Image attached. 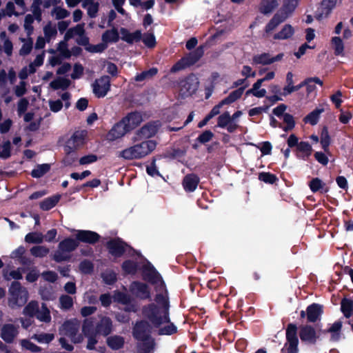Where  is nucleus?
<instances>
[{
  "label": "nucleus",
  "mask_w": 353,
  "mask_h": 353,
  "mask_svg": "<svg viewBox=\"0 0 353 353\" xmlns=\"http://www.w3.org/2000/svg\"><path fill=\"white\" fill-rule=\"evenodd\" d=\"M51 16L57 20H62L70 15V12L63 7L55 6L50 12Z\"/></svg>",
  "instance_id": "473e14b6"
},
{
  "label": "nucleus",
  "mask_w": 353,
  "mask_h": 353,
  "mask_svg": "<svg viewBox=\"0 0 353 353\" xmlns=\"http://www.w3.org/2000/svg\"><path fill=\"white\" fill-rule=\"evenodd\" d=\"M59 304L62 310H70L73 305V299L68 295H61L59 297Z\"/></svg>",
  "instance_id": "6e6d98bb"
},
{
  "label": "nucleus",
  "mask_w": 353,
  "mask_h": 353,
  "mask_svg": "<svg viewBox=\"0 0 353 353\" xmlns=\"http://www.w3.org/2000/svg\"><path fill=\"white\" fill-rule=\"evenodd\" d=\"M325 184L319 178L313 179L309 183L312 192H316L324 189Z\"/></svg>",
  "instance_id": "680f3d73"
},
{
  "label": "nucleus",
  "mask_w": 353,
  "mask_h": 353,
  "mask_svg": "<svg viewBox=\"0 0 353 353\" xmlns=\"http://www.w3.org/2000/svg\"><path fill=\"white\" fill-rule=\"evenodd\" d=\"M181 92L185 95L194 94L199 87V79L194 75H190L180 84Z\"/></svg>",
  "instance_id": "6e6552de"
},
{
  "label": "nucleus",
  "mask_w": 353,
  "mask_h": 353,
  "mask_svg": "<svg viewBox=\"0 0 353 353\" xmlns=\"http://www.w3.org/2000/svg\"><path fill=\"white\" fill-rule=\"evenodd\" d=\"M30 252L35 257L43 258L48 254L50 250L43 245H36L32 247Z\"/></svg>",
  "instance_id": "49530a36"
},
{
  "label": "nucleus",
  "mask_w": 353,
  "mask_h": 353,
  "mask_svg": "<svg viewBox=\"0 0 353 353\" xmlns=\"http://www.w3.org/2000/svg\"><path fill=\"white\" fill-rule=\"evenodd\" d=\"M34 22V17L31 14H27L24 20V29L27 32L28 36H30L33 31L32 23Z\"/></svg>",
  "instance_id": "e2e57ef3"
},
{
  "label": "nucleus",
  "mask_w": 353,
  "mask_h": 353,
  "mask_svg": "<svg viewBox=\"0 0 353 353\" xmlns=\"http://www.w3.org/2000/svg\"><path fill=\"white\" fill-rule=\"evenodd\" d=\"M159 306L150 304L143 310L147 321L154 328H158L159 334H172L177 331L176 327L169 322V304L167 297L159 294L155 299Z\"/></svg>",
  "instance_id": "f257e3e1"
},
{
  "label": "nucleus",
  "mask_w": 353,
  "mask_h": 353,
  "mask_svg": "<svg viewBox=\"0 0 353 353\" xmlns=\"http://www.w3.org/2000/svg\"><path fill=\"white\" fill-rule=\"evenodd\" d=\"M81 6L89 17H97L99 10V2L97 0H83Z\"/></svg>",
  "instance_id": "aec40b11"
},
{
  "label": "nucleus",
  "mask_w": 353,
  "mask_h": 353,
  "mask_svg": "<svg viewBox=\"0 0 353 353\" xmlns=\"http://www.w3.org/2000/svg\"><path fill=\"white\" fill-rule=\"evenodd\" d=\"M338 0H322L316 18L319 20L327 17L336 7Z\"/></svg>",
  "instance_id": "ddd939ff"
},
{
  "label": "nucleus",
  "mask_w": 353,
  "mask_h": 353,
  "mask_svg": "<svg viewBox=\"0 0 353 353\" xmlns=\"http://www.w3.org/2000/svg\"><path fill=\"white\" fill-rule=\"evenodd\" d=\"M68 41L69 40L65 39V36H64L63 40L60 41L57 45V50L63 58H70L71 57V52L68 47Z\"/></svg>",
  "instance_id": "09e8293b"
},
{
  "label": "nucleus",
  "mask_w": 353,
  "mask_h": 353,
  "mask_svg": "<svg viewBox=\"0 0 353 353\" xmlns=\"http://www.w3.org/2000/svg\"><path fill=\"white\" fill-rule=\"evenodd\" d=\"M341 310L344 316L349 319L353 314V301L344 298L341 302Z\"/></svg>",
  "instance_id": "c85d7f7f"
},
{
  "label": "nucleus",
  "mask_w": 353,
  "mask_h": 353,
  "mask_svg": "<svg viewBox=\"0 0 353 353\" xmlns=\"http://www.w3.org/2000/svg\"><path fill=\"white\" fill-rule=\"evenodd\" d=\"M119 34H121V39L128 43L139 41L141 39L142 36V34L139 30L130 33L128 30L123 28L120 29Z\"/></svg>",
  "instance_id": "5701e85b"
},
{
  "label": "nucleus",
  "mask_w": 353,
  "mask_h": 353,
  "mask_svg": "<svg viewBox=\"0 0 353 353\" xmlns=\"http://www.w3.org/2000/svg\"><path fill=\"white\" fill-rule=\"evenodd\" d=\"M128 132L129 130L126 128L125 124L121 120L120 122L115 124L109 131L107 134V139L113 141L116 139L121 138Z\"/></svg>",
  "instance_id": "f8f14e48"
},
{
  "label": "nucleus",
  "mask_w": 353,
  "mask_h": 353,
  "mask_svg": "<svg viewBox=\"0 0 353 353\" xmlns=\"http://www.w3.org/2000/svg\"><path fill=\"white\" fill-rule=\"evenodd\" d=\"M78 247L77 241L72 239H65L61 241L58 245V250L53 256V259L57 262L66 261L70 258V252Z\"/></svg>",
  "instance_id": "423d86ee"
},
{
  "label": "nucleus",
  "mask_w": 353,
  "mask_h": 353,
  "mask_svg": "<svg viewBox=\"0 0 353 353\" xmlns=\"http://www.w3.org/2000/svg\"><path fill=\"white\" fill-rule=\"evenodd\" d=\"M108 345L113 350L121 348L124 343L123 337L120 336H113L107 339Z\"/></svg>",
  "instance_id": "a18cd8bd"
},
{
  "label": "nucleus",
  "mask_w": 353,
  "mask_h": 353,
  "mask_svg": "<svg viewBox=\"0 0 353 353\" xmlns=\"http://www.w3.org/2000/svg\"><path fill=\"white\" fill-rule=\"evenodd\" d=\"M322 313V307L319 304H312L307 308V317L310 322H315Z\"/></svg>",
  "instance_id": "b1692460"
},
{
  "label": "nucleus",
  "mask_w": 353,
  "mask_h": 353,
  "mask_svg": "<svg viewBox=\"0 0 353 353\" xmlns=\"http://www.w3.org/2000/svg\"><path fill=\"white\" fill-rule=\"evenodd\" d=\"M20 40L23 43V44L19 50V54L21 56H26L29 54L32 50V39L28 36L27 38H21Z\"/></svg>",
  "instance_id": "2f4dec72"
},
{
  "label": "nucleus",
  "mask_w": 353,
  "mask_h": 353,
  "mask_svg": "<svg viewBox=\"0 0 353 353\" xmlns=\"http://www.w3.org/2000/svg\"><path fill=\"white\" fill-rule=\"evenodd\" d=\"M70 85V81L65 78L59 77L50 83V86L54 90H65Z\"/></svg>",
  "instance_id": "a19ab883"
},
{
  "label": "nucleus",
  "mask_w": 353,
  "mask_h": 353,
  "mask_svg": "<svg viewBox=\"0 0 353 353\" xmlns=\"http://www.w3.org/2000/svg\"><path fill=\"white\" fill-rule=\"evenodd\" d=\"M218 126L226 128L229 132H234L239 127L238 123H233L229 112H225L218 117Z\"/></svg>",
  "instance_id": "2eb2a0df"
},
{
  "label": "nucleus",
  "mask_w": 353,
  "mask_h": 353,
  "mask_svg": "<svg viewBox=\"0 0 353 353\" xmlns=\"http://www.w3.org/2000/svg\"><path fill=\"white\" fill-rule=\"evenodd\" d=\"M158 72V70L156 68H152L148 70H145L142 72L140 74H137L134 80L136 81H143L151 79L153 77H154Z\"/></svg>",
  "instance_id": "58836bf2"
},
{
  "label": "nucleus",
  "mask_w": 353,
  "mask_h": 353,
  "mask_svg": "<svg viewBox=\"0 0 353 353\" xmlns=\"http://www.w3.org/2000/svg\"><path fill=\"white\" fill-rule=\"evenodd\" d=\"M243 92V88H239L233 92H232L225 99L222 100L219 105L222 107L223 105L225 104H230L233 102H234L236 100L239 99Z\"/></svg>",
  "instance_id": "72a5a7b5"
},
{
  "label": "nucleus",
  "mask_w": 353,
  "mask_h": 353,
  "mask_svg": "<svg viewBox=\"0 0 353 353\" xmlns=\"http://www.w3.org/2000/svg\"><path fill=\"white\" fill-rule=\"evenodd\" d=\"M299 335L302 341L310 343H314L317 338L314 329L310 325L302 326L300 329Z\"/></svg>",
  "instance_id": "412c9836"
},
{
  "label": "nucleus",
  "mask_w": 353,
  "mask_h": 353,
  "mask_svg": "<svg viewBox=\"0 0 353 353\" xmlns=\"http://www.w3.org/2000/svg\"><path fill=\"white\" fill-rule=\"evenodd\" d=\"M119 39V34L117 28H113L105 31L101 36V40L107 46L109 43H116Z\"/></svg>",
  "instance_id": "393cba45"
},
{
  "label": "nucleus",
  "mask_w": 353,
  "mask_h": 353,
  "mask_svg": "<svg viewBox=\"0 0 353 353\" xmlns=\"http://www.w3.org/2000/svg\"><path fill=\"white\" fill-rule=\"evenodd\" d=\"M45 58V52L42 51L40 54H37L34 60L28 65L29 72H35L37 68L41 66L43 63Z\"/></svg>",
  "instance_id": "c03bdc74"
},
{
  "label": "nucleus",
  "mask_w": 353,
  "mask_h": 353,
  "mask_svg": "<svg viewBox=\"0 0 353 353\" xmlns=\"http://www.w3.org/2000/svg\"><path fill=\"white\" fill-rule=\"evenodd\" d=\"M259 179L266 183L272 184L276 181L277 178L275 175L269 172H263L260 174Z\"/></svg>",
  "instance_id": "338daca9"
},
{
  "label": "nucleus",
  "mask_w": 353,
  "mask_h": 353,
  "mask_svg": "<svg viewBox=\"0 0 353 353\" xmlns=\"http://www.w3.org/2000/svg\"><path fill=\"white\" fill-rule=\"evenodd\" d=\"M199 181V178L196 175L189 174L185 176L183 185L186 191L193 192L196 188Z\"/></svg>",
  "instance_id": "a878e982"
},
{
  "label": "nucleus",
  "mask_w": 353,
  "mask_h": 353,
  "mask_svg": "<svg viewBox=\"0 0 353 353\" xmlns=\"http://www.w3.org/2000/svg\"><path fill=\"white\" fill-rule=\"evenodd\" d=\"M36 317L41 322L50 323L51 321L50 312L46 304H41V308H39L36 314Z\"/></svg>",
  "instance_id": "c756f323"
},
{
  "label": "nucleus",
  "mask_w": 353,
  "mask_h": 353,
  "mask_svg": "<svg viewBox=\"0 0 353 353\" xmlns=\"http://www.w3.org/2000/svg\"><path fill=\"white\" fill-rule=\"evenodd\" d=\"M159 125L157 123H149L143 125L137 132L139 139H148L154 136L158 130Z\"/></svg>",
  "instance_id": "f3484780"
},
{
  "label": "nucleus",
  "mask_w": 353,
  "mask_h": 353,
  "mask_svg": "<svg viewBox=\"0 0 353 353\" xmlns=\"http://www.w3.org/2000/svg\"><path fill=\"white\" fill-rule=\"evenodd\" d=\"M132 293L141 299L150 298V292L147 285L139 282H134L130 285Z\"/></svg>",
  "instance_id": "4468645a"
},
{
  "label": "nucleus",
  "mask_w": 353,
  "mask_h": 353,
  "mask_svg": "<svg viewBox=\"0 0 353 353\" xmlns=\"http://www.w3.org/2000/svg\"><path fill=\"white\" fill-rule=\"evenodd\" d=\"M296 326L289 324L286 330V338L289 343L288 352L297 353L298 338L296 336Z\"/></svg>",
  "instance_id": "9d476101"
},
{
  "label": "nucleus",
  "mask_w": 353,
  "mask_h": 353,
  "mask_svg": "<svg viewBox=\"0 0 353 353\" xmlns=\"http://www.w3.org/2000/svg\"><path fill=\"white\" fill-rule=\"evenodd\" d=\"M154 328L148 321H141L134 327V336L138 340L145 339L150 336V332Z\"/></svg>",
  "instance_id": "9b49d317"
},
{
  "label": "nucleus",
  "mask_w": 353,
  "mask_h": 353,
  "mask_svg": "<svg viewBox=\"0 0 353 353\" xmlns=\"http://www.w3.org/2000/svg\"><path fill=\"white\" fill-rule=\"evenodd\" d=\"M204 50L203 46H199L194 51L190 52L185 57V61L189 65H192L197 62L203 55Z\"/></svg>",
  "instance_id": "cd10ccee"
},
{
  "label": "nucleus",
  "mask_w": 353,
  "mask_h": 353,
  "mask_svg": "<svg viewBox=\"0 0 353 353\" xmlns=\"http://www.w3.org/2000/svg\"><path fill=\"white\" fill-rule=\"evenodd\" d=\"M85 135L86 132L83 130L76 131L66 141L64 145V152L66 154L64 162L66 165H70L75 161L76 157L74 154L83 145Z\"/></svg>",
  "instance_id": "7ed1b4c3"
},
{
  "label": "nucleus",
  "mask_w": 353,
  "mask_h": 353,
  "mask_svg": "<svg viewBox=\"0 0 353 353\" xmlns=\"http://www.w3.org/2000/svg\"><path fill=\"white\" fill-rule=\"evenodd\" d=\"M54 338V334L49 333L35 334L32 336V339H34L40 343H49Z\"/></svg>",
  "instance_id": "603ef678"
},
{
  "label": "nucleus",
  "mask_w": 353,
  "mask_h": 353,
  "mask_svg": "<svg viewBox=\"0 0 353 353\" xmlns=\"http://www.w3.org/2000/svg\"><path fill=\"white\" fill-rule=\"evenodd\" d=\"M305 85V83L301 82L300 84L297 85H294L293 84L287 85L283 88V96L285 97L293 92L297 91L300 90L302 87Z\"/></svg>",
  "instance_id": "0e129e2a"
},
{
  "label": "nucleus",
  "mask_w": 353,
  "mask_h": 353,
  "mask_svg": "<svg viewBox=\"0 0 353 353\" xmlns=\"http://www.w3.org/2000/svg\"><path fill=\"white\" fill-rule=\"evenodd\" d=\"M271 57L268 53H262L260 54H256L252 58V64H262L268 65L271 64Z\"/></svg>",
  "instance_id": "de8ad7c7"
},
{
  "label": "nucleus",
  "mask_w": 353,
  "mask_h": 353,
  "mask_svg": "<svg viewBox=\"0 0 353 353\" xmlns=\"http://www.w3.org/2000/svg\"><path fill=\"white\" fill-rule=\"evenodd\" d=\"M43 34L46 41L49 43L52 39H54L57 34L56 26L48 23L43 27Z\"/></svg>",
  "instance_id": "e433bc0d"
},
{
  "label": "nucleus",
  "mask_w": 353,
  "mask_h": 353,
  "mask_svg": "<svg viewBox=\"0 0 353 353\" xmlns=\"http://www.w3.org/2000/svg\"><path fill=\"white\" fill-rule=\"evenodd\" d=\"M44 235L41 232H34L27 234L25 236V241L28 243H41L43 241Z\"/></svg>",
  "instance_id": "79ce46f5"
},
{
  "label": "nucleus",
  "mask_w": 353,
  "mask_h": 353,
  "mask_svg": "<svg viewBox=\"0 0 353 353\" xmlns=\"http://www.w3.org/2000/svg\"><path fill=\"white\" fill-rule=\"evenodd\" d=\"M278 6L277 0H262L260 10L263 14H268L272 12Z\"/></svg>",
  "instance_id": "7c9ffc66"
},
{
  "label": "nucleus",
  "mask_w": 353,
  "mask_h": 353,
  "mask_svg": "<svg viewBox=\"0 0 353 353\" xmlns=\"http://www.w3.org/2000/svg\"><path fill=\"white\" fill-rule=\"evenodd\" d=\"M156 146L155 141H145L119 152V157L127 160L142 159L154 150Z\"/></svg>",
  "instance_id": "f03ea898"
},
{
  "label": "nucleus",
  "mask_w": 353,
  "mask_h": 353,
  "mask_svg": "<svg viewBox=\"0 0 353 353\" xmlns=\"http://www.w3.org/2000/svg\"><path fill=\"white\" fill-rule=\"evenodd\" d=\"M80 322L77 319H72L65 322L59 328V334L69 337L74 343H81L83 338L79 334Z\"/></svg>",
  "instance_id": "39448f33"
},
{
  "label": "nucleus",
  "mask_w": 353,
  "mask_h": 353,
  "mask_svg": "<svg viewBox=\"0 0 353 353\" xmlns=\"http://www.w3.org/2000/svg\"><path fill=\"white\" fill-rule=\"evenodd\" d=\"M39 310V303L37 301H30L23 309V313L26 315L33 316L36 315Z\"/></svg>",
  "instance_id": "5fc2aeb1"
},
{
  "label": "nucleus",
  "mask_w": 353,
  "mask_h": 353,
  "mask_svg": "<svg viewBox=\"0 0 353 353\" xmlns=\"http://www.w3.org/2000/svg\"><path fill=\"white\" fill-rule=\"evenodd\" d=\"M324 111L323 108H317L310 112L305 118V121L312 125H316L318 122L320 114Z\"/></svg>",
  "instance_id": "3c124183"
},
{
  "label": "nucleus",
  "mask_w": 353,
  "mask_h": 353,
  "mask_svg": "<svg viewBox=\"0 0 353 353\" xmlns=\"http://www.w3.org/2000/svg\"><path fill=\"white\" fill-rule=\"evenodd\" d=\"M129 132L135 128L142 121V117L138 112H132L122 119Z\"/></svg>",
  "instance_id": "4be33fe9"
},
{
  "label": "nucleus",
  "mask_w": 353,
  "mask_h": 353,
  "mask_svg": "<svg viewBox=\"0 0 353 353\" xmlns=\"http://www.w3.org/2000/svg\"><path fill=\"white\" fill-rule=\"evenodd\" d=\"M261 85V81H256L252 88L246 92V95L252 94L258 98L263 97L267 92L265 89H260Z\"/></svg>",
  "instance_id": "c9c22d12"
},
{
  "label": "nucleus",
  "mask_w": 353,
  "mask_h": 353,
  "mask_svg": "<svg viewBox=\"0 0 353 353\" xmlns=\"http://www.w3.org/2000/svg\"><path fill=\"white\" fill-rule=\"evenodd\" d=\"M8 305L12 308L23 306L28 301V292L19 282H12L9 288Z\"/></svg>",
  "instance_id": "20e7f679"
},
{
  "label": "nucleus",
  "mask_w": 353,
  "mask_h": 353,
  "mask_svg": "<svg viewBox=\"0 0 353 353\" xmlns=\"http://www.w3.org/2000/svg\"><path fill=\"white\" fill-rule=\"evenodd\" d=\"M82 330L85 336L96 334L95 329L93 328V321L91 319L84 320Z\"/></svg>",
  "instance_id": "13d9d810"
},
{
  "label": "nucleus",
  "mask_w": 353,
  "mask_h": 353,
  "mask_svg": "<svg viewBox=\"0 0 353 353\" xmlns=\"http://www.w3.org/2000/svg\"><path fill=\"white\" fill-rule=\"evenodd\" d=\"M139 341H142L141 348L145 353L149 352L154 347V340L150 336H148L145 339H139Z\"/></svg>",
  "instance_id": "052dcab7"
},
{
  "label": "nucleus",
  "mask_w": 353,
  "mask_h": 353,
  "mask_svg": "<svg viewBox=\"0 0 353 353\" xmlns=\"http://www.w3.org/2000/svg\"><path fill=\"white\" fill-rule=\"evenodd\" d=\"M77 239L84 243H94L99 239V235L90 230H78L76 234Z\"/></svg>",
  "instance_id": "6ab92c4d"
},
{
  "label": "nucleus",
  "mask_w": 353,
  "mask_h": 353,
  "mask_svg": "<svg viewBox=\"0 0 353 353\" xmlns=\"http://www.w3.org/2000/svg\"><path fill=\"white\" fill-rule=\"evenodd\" d=\"M331 41L332 48L334 50V54L336 55L343 54L344 45L342 39L340 37H332Z\"/></svg>",
  "instance_id": "8fccbe9b"
},
{
  "label": "nucleus",
  "mask_w": 353,
  "mask_h": 353,
  "mask_svg": "<svg viewBox=\"0 0 353 353\" xmlns=\"http://www.w3.org/2000/svg\"><path fill=\"white\" fill-rule=\"evenodd\" d=\"M18 327L13 324L6 323L1 327L0 336L6 343H12L18 335Z\"/></svg>",
  "instance_id": "1a4fd4ad"
},
{
  "label": "nucleus",
  "mask_w": 353,
  "mask_h": 353,
  "mask_svg": "<svg viewBox=\"0 0 353 353\" xmlns=\"http://www.w3.org/2000/svg\"><path fill=\"white\" fill-rule=\"evenodd\" d=\"M84 23H80L77 25L76 26L71 28L68 29L65 35L66 40H70V39L73 38L75 36H79L80 34H82L85 32L84 29Z\"/></svg>",
  "instance_id": "f704fd0d"
},
{
  "label": "nucleus",
  "mask_w": 353,
  "mask_h": 353,
  "mask_svg": "<svg viewBox=\"0 0 353 353\" xmlns=\"http://www.w3.org/2000/svg\"><path fill=\"white\" fill-rule=\"evenodd\" d=\"M110 81L108 76H103L96 79L92 84L93 92L97 97H103L110 90Z\"/></svg>",
  "instance_id": "0eeeda50"
},
{
  "label": "nucleus",
  "mask_w": 353,
  "mask_h": 353,
  "mask_svg": "<svg viewBox=\"0 0 353 353\" xmlns=\"http://www.w3.org/2000/svg\"><path fill=\"white\" fill-rule=\"evenodd\" d=\"M60 196L54 195L48 198H46L40 203V207L43 210H49L52 208L59 201Z\"/></svg>",
  "instance_id": "ea45409f"
},
{
  "label": "nucleus",
  "mask_w": 353,
  "mask_h": 353,
  "mask_svg": "<svg viewBox=\"0 0 353 353\" xmlns=\"http://www.w3.org/2000/svg\"><path fill=\"white\" fill-rule=\"evenodd\" d=\"M221 108L219 104L215 105L205 119L199 123L198 127L200 128L204 127L212 118L219 114Z\"/></svg>",
  "instance_id": "864d4df0"
},
{
  "label": "nucleus",
  "mask_w": 353,
  "mask_h": 353,
  "mask_svg": "<svg viewBox=\"0 0 353 353\" xmlns=\"http://www.w3.org/2000/svg\"><path fill=\"white\" fill-rule=\"evenodd\" d=\"M11 154V143L9 141L4 142L0 146V158L6 159Z\"/></svg>",
  "instance_id": "bf43d9fd"
},
{
  "label": "nucleus",
  "mask_w": 353,
  "mask_h": 353,
  "mask_svg": "<svg viewBox=\"0 0 353 353\" xmlns=\"http://www.w3.org/2000/svg\"><path fill=\"white\" fill-rule=\"evenodd\" d=\"M112 330V322L111 319L106 316L101 318L100 321L97 324L95 327V334L103 336H108L111 333Z\"/></svg>",
  "instance_id": "dca6fc26"
},
{
  "label": "nucleus",
  "mask_w": 353,
  "mask_h": 353,
  "mask_svg": "<svg viewBox=\"0 0 353 353\" xmlns=\"http://www.w3.org/2000/svg\"><path fill=\"white\" fill-rule=\"evenodd\" d=\"M293 12L294 10L283 5L274 17L281 23L288 19Z\"/></svg>",
  "instance_id": "4c0bfd02"
},
{
  "label": "nucleus",
  "mask_w": 353,
  "mask_h": 353,
  "mask_svg": "<svg viewBox=\"0 0 353 353\" xmlns=\"http://www.w3.org/2000/svg\"><path fill=\"white\" fill-rule=\"evenodd\" d=\"M297 150L302 153L301 157L305 159L310 155L312 147L307 142L302 141L297 145Z\"/></svg>",
  "instance_id": "4d7b16f0"
},
{
  "label": "nucleus",
  "mask_w": 353,
  "mask_h": 353,
  "mask_svg": "<svg viewBox=\"0 0 353 353\" xmlns=\"http://www.w3.org/2000/svg\"><path fill=\"white\" fill-rule=\"evenodd\" d=\"M143 41L149 48H153L156 44L155 37L152 33H145L143 37Z\"/></svg>",
  "instance_id": "69168bd1"
},
{
  "label": "nucleus",
  "mask_w": 353,
  "mask_h": 353,
  "mask_svg": "<svg viewBox=\"0 0 353 353\" xmlns=\"http://www.w3.org/2000/svg\"><path fill=\"white\" fill-rule=\"evenodd\" d=\"M126 245L119 239H114L108 243L110 253L114 256H120L125 251Z\"/></svg>",
  "instance_id": "a211bd4d"
},
{
  "label": "nucleus",
  "mask_w": 353,
  "mask_h": 353,
  "mask_svg": "<svg viewBox=\"0 0 353 353\" xmlns=\"http://www.w3.org/2000/svg\"><path fill=\"white\" fill-rule=\"evenodd\" d=\"M294 33V28L290 24H285L282 29L273 37L274 39L285 40L290 39Z\"/></svg>",
  "instance_id": "bb28decb"
},
{
  "label": "nucleus",
  "mask_w": 353,
  "mask_h": 353,
  "mask_svg": "<svg viewBox=\"0 0 353 353\" xmlns=\"http://www.w3.org/2000/svg\"><path fill=\"white\" fill-rule=\"evenodd\" d=\"M104 282L107 284H112L116 281V274L111 271L107 270L102 274Z\"/></svg>",
  "instance_id": "774afa93"
},
{
  "label": "nucleus",
  "mask_w": 353,
  "mask_h": 353,
  "mask_svg": "<svg viewBox=\"0 0 353 353\" xmlns=\"http://www.w3.org/2000/svg\"><path fill=\"white\" fill-rule=\"evenodd\" d=\"M50 169V165L48 163L37 165L32 170L31 175L34 178H40L47 173Z\"/></svg>",
  "instance_id": "37998d69"
}]
</instances>
